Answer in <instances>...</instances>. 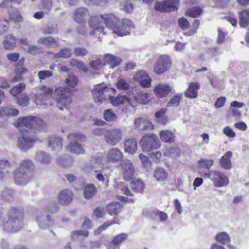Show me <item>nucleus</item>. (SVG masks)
<instances>
[{
	"label": "nucleus",
	"instance_id": "1",
	"mask_svg": "<svg viewBox=\"0 0 249 249\" xmlns=\"http://www.w3.org/2000/svg\"><path fill=\"white\" fill-rule=\"evenodd\" d=\"M105 20L106 26L112 30V33L119 36H123L129 34L130 31L134 28L132 22L127 19L120 21L113 14H104L102 16Z\"/></svg>",
	"mask_w": 249,
	"mask_h": 249
},
{
	"label": "nucleus",
	"instance_id": "2",
	"mask_svg": "<svg viewBox=\"0 0 249 249\" xmlns=\"http://www.w3.org/2000/svg\"><path fill=\"white\" fill-rule=\"evenodd\" d=\"M24 214L21 208H11L8 213V219L3 224V228L5 231L10 233L17 232L24 225Z\"/></svg>",
	"mask_w": 249,
	"mask_h": 249
},
{
	"label": "nucleus",
	"instance_id": "3",
	"mask_svg": "<svg viewBox=\"0 0 249 249\" xmlns=\"http://www.w3.org/2000/svg\"><path fill=\"white\" fill-rule=\"evenodd\" d=\"M17 127H25L30 129L29 134L33 130L40 132L46 127V124L41 119L31 116L20 117L16 122Z\"/></svg>",
	"mask_w": 249,
	"mask_h": 249
},
{
	"label": "nucleus",
	"instance_id": "4",
	"mask_svg": "<svg viewBox=\"0 0 249 249\" xmlns=\"http://www.w3.org/2000/svg\"><path fill=\"white\" fill-rule=\"evenodd\" d=\"M115 90L104 84H99L94 86L92 94L94 101L99 105L106 104L111 97Z\"/></svg>",
	"mask_w": 249,
	"mask_h": 249
},
{
	"label": "nucleus",
	"instance_id": "5",
	"mask_svg": "<svg viewBox=\"0 0 249 249\" xmlns=\"http://www.w3.org/2000/svg\"><path fill=\"white\" fill-rule=\"evenodd\" d=\"M140 146L142 151L149 152L153 150L159 148L161 142L157 136L153 133H147L143 136L139 142Z\"/></svg>",
	"mask_w": 249,
	"mask_h": 249
},
{
	"label": "nucleus",
	"instance_id": "6",
	"mask_svg": "<svg viewBox=\"0 0 249 249\" xmlns=\"http://www.w3.org/2000/svg\"><path fill=\"white\" fill-rule=\"evenodd\" d=\"M68 144L66 146V149L69 152L76 154H83L85 150L82 146L78 143V142H84L86 137L80 133L70 134L68 136Z\"/></svg>",
	"mask_w": 249,
	"mask_h": 249
},
{
	"label": "nucleus",
	"instance_id": "7",
	"mask_svg": "<svg viewBox=\"0 0 249 249\" xmlns=\"http://www.w3.org/2000/svg\"><path fill=\"white\" fill-rule=\"evenodd\" d=\"M55 98L57 107L60 110L67 108L72 102V97L70 89L58 88L55 90Z\"/></svg>",
	"mask_w": 249,
	"mask_h": 249
},
{
	"label": "nucleus",
	"instance_id": "8",
	"mask_svg": "<svg viewBox=\"0 0 249 249\" xmlns=\"http://www.w3.org/2000/svg\"><path fill=\"white\" fill-rule=\"evenodd\" d=\"M53 89L45 85L41 87L39 91L35 95V103L37 105H49L53 104L50 97L53 92Z\"/></svg>",
	"mask_w": 249,
	"mask_h": 249
},
{
	"label": "nucleus",
	"instance_id": "9",
	"mask_svg": "<svg viewBox=\"0 0 249 249\" xmlns=\"http://www.w3.org/2000/svg\"><path fill=\"white\" fill-rule=\"evenodd\" d=\"M91 16L88 20V25L90 28V34L92 35H100L105 33V20L102 18V16Z\"/></svg>",
	"mask_w": 249,
	"mask_h": 249
},
{
	"label": "nucleus",
	"instance_id": "10",
	"mask_svg": "<svg viewBox=\"0 0 249 249\" xmlns=\"http://www.w3.org/2000/svg\"><path fill=\"white\" fill-rule=\"evenodd\" d=\"M171 64L172 61L169 56L161 55L158 58L154 65V71L158 75L161 74L171 67Z\"/></svg>",
	"mask_w": 249,
	"mask_h": 249
},
{
	"label": "nucleus",
	"instance_id": "11",
	"mask_svg": "<svg viewBox=\"0 0 249 249\" xmlns=\"http://www.w3.org/2000/svg\"><path fill=\"white\" fill-rule=\"evenodd\" d=\"M35 220L39 227L43 230L47 229L54 224L53 219L46 211L37 213L35 217Z\"/></svg>",
	"mask_w": 249,
	"mask_h": 249
},
{
	"label": "nucleus",
	"instance_id": "12",
	"mask_svg": "<svg viewBox=\"0 0 249 249\" xmlns=\"http://www.w3.org/2000/svg\"><path fill=\"white\" fill-rule=\"evenodd\" d=\"M122 135V131L119 128L107 130L105 134V140L108 144L115 146L120 141Z\"/></svg>",
	"mask_w": 249,
	"mask_h": 249
},
{
	"label": "nucleus",
	"instance_id": "13",
	"mask_svg": "<svg viewBox=\"0 0 249 249\" xmlns=\"http://www.w3.org/2000/svg\"><path fill=\"white\" fill-rule=\"evenodd\" d=\"M179 5V0H168L158 3L155 6L156 10L163 12H171L177 10Z\"/></svg>",
	"mask_w": 249,
	"mask_h": 249
},
{
	"label": "nucleus",
	"instance_id": "14",
	"mask_svg": "<svg viewBox=\"0 0 249 249\" xmlns=\"http://www.w3.org/2000/svg\"><path fill=\"white\" fill-rule=\"evenodd\" d=\"M22 135V137L18 140V146L22 150L30 149L32 147L34 142L39 140V138L36 136L27 135L23 132Z\"/></svg>",
	"mask_w": 249,
	"mask_h": 249
},
{
	"label": "nucleus",
	"instance_id": "15",
	"mask_svg": "<svg viewBox=\"0 0 249 249\" xmlns=\"http://www.w3.org/2000/svg\"><path fill=\"white\" fill-rule=\"evenodd\" d=\"M123 178L125 180H129L132 178L135 173V169L131 162L128 160H123L120 164Z\"/></svg>",
	"mask_w": 249,
	"mask_h": 249
},
{
	"label": "nucleus",
	"instance_id": "16",
	"mask_svg": "<svg viewBox=\"0 0 249 249\" xmlns=\"http://www.w3.org/2000/svg\"><path fill=\"white\" fill-rule=\"evenodd\" d=\"M212 181L216 187L225 186L229 183L227 177L224 174L216 170H212Z\"/></svg>",
	"mask_w": 249,
	"mask_h": 249
},
{
	"label": "nucleus",
	"instance_id": "17",
	"mask_svg": "<svg viewBox=\"0 0 249 249\" xmlns=\"http://www.w3.org/2000/svg\"><path fill=\"white\" fill-rule=\"evenodd\" d=\"M15 183L18 185L26 184L31 176V174L26 171H22L20 169H16L13 172Z\"/></svg>",
	"mask_w": 249,
	"mask_h": 249
},
{
	"label": "nucleus",
	"instance_id": "18",
	"mask_svg": "<svg viewBox=\"0 0 249 249\" xmlns=\"http://www.w3.org/2000/svg\"><path fill=\"white\" fill-rule=\"evenodd\" d=\"M73 196L74 194L71 190L68 189H65L61 190L58 193L57 200L59 204L67 206L72 202Z\"/></svg>",
	"mask_w": 249,
	"mask_h": 249
},
{
	"label": "nucleus",
	"instance_id": "19",
	"mask_svg": "<svg viewBox=\"0 0 249 249\" xmlns=\"http://www.w3.org/2000/svg\"><path fill=\"white\" fill-rule=\"evenodd\" d=\"M123 158L122 152L117 148L113 147L107 150V160L109 163H116L122 162Z\"/></svg>",
	"mask_w": 249,
	"mask_h": 249
},
{
	"label": "nucleus",
	"instance_id": "20",
	"mask_svg": "<svg viewBox=\"0 0 249 249\" xmlns=\"http://www.w3.org/2000/svg\"><path fill=\"white\" fill-rule=\"evenodd\" d=\"M134 127L139 131H146L153 129L154 125L143 118H137L134 121Z\"/></svg>",
	"mask_w": 249,
	"mask_h": 249
},
{
	"label": "nucleus",
	"instance_id": "21",
	"mask_svg": "<svg viewBox=\"0 0 249 249\" xmlns=\"http://www.w3.org/2000/svg\"><path fill=\"white\" fill-rule=\"evenodd\" d=\"M89 12L85 7L77 8L73 12V19L78 23L85 22Z\"/></svg>",
	"mask_w": 249,
	"mask_h": 249
},
{
	"label": "nucleus",
	"instance_id": "22",
	"mask_svg": "<svg viewBox=\"0 0 249 249\" xmlns=\"http://www.w3.org/2000/svg\"><path fill=\"white\" fill-rule=\"evenodd\" d=\"M168 84H158L154 89V92L157 97L161 98L168 95L171 91Z\"/></svg>",
	"mask_w": 249,
	"mask_h": 249
},
{
	"label": "nucleus",
	"instance_id": "23",
	"mask_svg": "<svg viewBox=\"0 0 249 249\" xmlns=\"http://www.w3.org/2000/svg\"><path fill=\"white\" fill-rule=\"evenodd\" d=\"M48 144L52 151L59 150L63 146L62 138L56 135H52L48 138Z\"/></svg>",
	"mask_w": 249,
	"mask_h": 249
},
{
	"label": "nucleus",
	"instance_id": "24",
	"mask_svg": "<svg viewBox=\"0 0 249 249\" xmlns=\"http://www.w3.org/2000/svg\"><path fill=\"white\" fill-rule=\"evenodd\" d=\"M112 104L114 106H117L124 103H128L131 106L133 109L136 107V104L135 102L129 99L125 96H118L116 98H114L111 95L109 98Z\"/></svg>",
	"mask_w": 249,
	"mask_h": 249
},
{
	"label": "nucleus",
	"instance_id": "25",
	"mask_svg": "<svg viewBox=\"0 0 249 249\" xmlns=\"http://www.w3.org/2000/svg\"><path fill=\"white\" fill-rule=\"evenodd\" d=\"M199 87L200 85L197 82L190 83L188 89L184 92L185 96L191 99L196 98Z\"/></svg>",
	"mask_w": 249,
	"mask_h": 249
},
{
	"label": "nucleus",
	"instance_id": "26",
	"mask_svg": "<svg viewBox=\"0 0 249 249\" xmlns=\"http://www.w3.org/2000/svg\"><path fill=\"white\" fill-rule=\"evenodd\" d=\"M35 160L36 162L48 164L52 160V157L48 153L44 151H38L36 152L35 156Z\"/></svg>",
	"mask_w": 249,
	"mask_h": 249
},
{
	"label": "nucleus",
	"instance_id": "27",
	"mask_svg": "<svg viewBox=\"0 0 249 249\" xmlns=\"http://www.w3.org/2000/svg\"><path fill=\"white\" fill-rule=\"evenodd\" d=\"M14 165V162L6 159L0 160V180H1L4 175L8 173Z\"/></svg>",
	"mask_w": 249,
	"mask_h": 249
},
{
	"label": "nucleus",
	"instance_id": "28",
	"mask_svg": "<svg viewBox=\"0 0 249 249\" xmlns=\"http://www.w3.org/2000/svg\"><path fill=\"white\" fill-rule=\"evenodd\" d=\"M153 177L158 182H163L168 178V174L163 168L158 167L153 173Z\"/></svg>",
	"mask_w": 249,
	"mask_h": 249
},
{
	"label": "nucleus",
	"instance_id": "29",
	"mask_svg": "<svg viewBox=\"0 0 249 249\" xmlns=\"http://www.w3.org/2000/svg\"><path fill=\"white\" fill-rule=\"evenodd\" d=\"M8 13L10 19L15 23H18L23 21L22 16L17 9L11 7L8 9Z\"/></svg>",
	"mask_w": 249,
	"mask_h": 249
},
{
	"label": "nucleus",
	"instance_id": "30",
	"mask_svg": "<svg viewBox=\"0 0 249 249\" xmlns=\"http://www.w3.org/2000/svg\"><path fill=\"white\" fill-rule=\"evenodd\" d=\"M232 156V152L231 151H228L226 152L220 159V166L225 169H230L231 168V163L230 159Z\"/></svg>",
	"mask_w": 249,
	"mask_h": 249
},
{
	"label": "nucleus",
	"instance_id": "31",
	"mask_svg": "<svg viewBox=\"0 0 249 249\" xmlns=\"http://www.w3.org/2000/svg\"><path fill=\"white\" fill-rule=\"evenodd\" d=\"M97 192V188L94 185L92 184H88L84 189V197L86 199H89L96 195Z\"/></svg>",
	"mask_w": 249,
	"mask_h": 249
},
{
	"label": "nucleus",
	"instance_id": "32",
	"mask_svg": "<svg viewBox=\"0 0 249 249\" xmlns=\"http://www.w3.org/2000/svg\"><path fill=\"white\" fill-rule=\"evenodd\" d=\"M160 140L166 143H172L174 142L175 136L171 131L165 130L161 131L159 133Z\"/></svg>",
	"mask_w": 249,
	"mask_h": 249
},
{
	"label": "nucleus",
	"instance_id": "33",
	"mask_svg": "<svg viewBox=\"0 0 249 249\" xmlns=\"http://www.w3.org/2000/svg\"><path fill=\"white\" fill-rule=\"evenodd\" d=\"M34 168V165L31 160L29 159L22 160L20 163L19 167L17 169H20L22 171H26L31 174V171Z\"/></svg>",
	"mask_w": 249,
	"mask_h": 249
},
{
	"label": "nucleus",
	"instance_id": "34",
	"mask_svg": "<svg viewBox=\"0 0 249 249\" xmlns=\"http://www.w3.org/2000/svg\"><path fill=\"white\" fill-rule=\"evenodd\" d=\"M105 62L110 65V68H114L120 65L121 60L114 55L106 54L104 55Z\"/></svg>",
	"mask_w": 249,
	"mask_h": 249
},
{
	"label": "nucleus",
	"instance_id": "35",
	"mask_svg": "<svg viewBox=\"0 0 249 249\" xmlns=\"http://www.w3.org/2000/svg\"><path fill=\"white\" fill-rule=\"evenodd\" d=\"M137 149V145L133 139L127 140L124 143V150L126 152L133 154Z\"/></svg>",
	"mask_w": 249,
	"mask_h": 249
},
{
	"label": "nucleus",
	"instance_id": "36",
	"mask_svg": "<svg viewBox=\"0 0 249 249\" xmlns=\"http://www.w3.org/2000/svg\"><path fill=\"white\" fill-rule=\"evenodd\" d=\"M56 162L60 166L68 167L73 164V160L71 157L65 155L58 157L56 159Z\"/></svg>",
	"mask_w": 249,
	"mask_h": 249
},
{
	"label": "nucleus",
	"instance_id": "37",
	"mask_svg": "<svg viewBox=\"0 0 249 249\" xmlns=\"http://www.w3.org/2000/svg\"><path fill=\"white\" fill-rule=\"evenodd\" d=\"M122 206L118 202H112L108 204L107 211L110 215H117L122 210Z\"/></svg>",
	"mask_w": 249,
	"mask_h": 249
},
{
	"label": "nucleus",
	"instance_id": "38",
	"mask_svg": "<svg viewBox=\"0 0 249 249\" xmlns=\"http://www.w3.org/2000/svg\"><path fill=\"white\" fill-rule=\"evenodd\" d=\"M167 111L166 108H162L156 112L155 114V117L158 123L162 124H166L168 122V118L165 115Z\"/></svg>",
	"mask_w": 249,
	"mask_h": 249
},
{
	"label": "nucleus",
	"instance_id": "39",
	"mask_svg": "<svg viewBox=\"0 0 249 249\" xmlns=\"http://www.w3.org/2000/svg\"><path fill=\"white\" fill-rule=\"evenodd\" d=\"M16 41L15 37L13 35L9 34L7 35L3 42L4 48L6 49H13L16 45Z\"/></svg>",
	"mask_w": 249,
	"mask_h": 249
},
{
	"label": "nucleus",
	"instance_id": "40",
	"mask_svg": "<svg viewBox=\"0 0 249 249\" xmlns=\"http://www.w3.org/2000/svg\"><path fill=\"white\" fill-rule=\"evenodd\" d=\"M14 192L11 189L5 188L0 193V198L4 201H11L13 200Z\"/></svg>",
	"mask_w": 249,
	"mask_h": 249
},
{
	"label": "nucleus",
	"instance_id": "41",
	"mask_svg": "<svg viewBox=\"0 0 249 249\" xmlns=\"http://www.w3.org/2000/svg\"><path fill=\"white\" fill-rule=\"evenodd\" d=\"M240 25L246 27L249 24V12L245 10L240 12L239 15Z\"/></svg>",
	"mask_w": 249,
	"mask_h": 249
},
{
	"label": "nucleus",
	"instance_id": "42",
	"mask_svg": "<svg viewBox=\"0 0 249 249\" xmlns=\"http://www.w3.org/2000/svg\"><path fill=\"white\" fill-rule=\"evenodd\" d=\"M163 152L165 156L175 157L179 155L180 150L177 147L166 146L164 147Z\"/></svg>",
	"mask_w": 249,
	"mask_h": 249
},
{
	"label": "nucleus",
	"instance_id": "43",
	"mask_svg": "<svg viewBox=\"0 0 249 249\" xmlns=\"http://www.w3.org/2000/svg\"><path fill=\"white\" fill-rule=\"evenodd\" d=\"M70 64L72 67H75L79 70L86 73L88 72V69L84 62L81 60L73 59L70 60Z\"/></svg>",
	"mask_w": 249,
	"mask_h": 249
},
{
	"label": "nucleus",
	"instance_id": "44",
	"mask_svg": "<svg viewBox=\"0 0 249 249\" xmlns=\"http://www.w3.org/2000/svg\"><path fill=\"white\" fill-rule=\"evenodd\" d=\"M135 102L137 104V102L140 104H146L149 101V95L147 93L141 92L138 94L137 96H135Z\"/></svg>",
	"mask_w": 249,
	"mask_h": 249
},
{
	"label": "nucleus",
	"instance_id": "45",
	"mask_svg": "<svg viewBox=\"0 0 249 249\" xmlns=\"http://www.w3.org/2000/svg\"><path fill=\"white\" fill-rule=\"evenodd\" d=\"M25 85L23 83H20L14 86L10 90L12 95L16 97L25 89Z\"/></svg>",
	"mask_w": 249,
	"mask_h": 249
},
{
	"label": "nucleus",
	"instance_id": "46",
	"mask_svg": "<svg viewBox=\"0 0 249 249\" xmlns=\"http://www.w3.org/2000/svg\"><path fill=\"white\" fill-rule=\"evenodd\" d=\"M182 99V94H178L173 96L167 104L168 107H176L179 105L180 102Z\"/></svg>",
	"mask_w": 249,
	"mask_h": 249
},
{
	"label": "nucleus",
	"instance_id": "47",
	"mask_svg": "<svg viewBox=\"0 0 249 249\" xmlns=\"http://www.w3.org/2000/svg\"><path fill=\"white\" fill-rule=\"evenodd\" d=\"M145 184L140 179H137L131 183V188L137 192H142L143 191L145 188Z\"/></svg>",
	"mask_w": 249,
	"mask_h": 249
},
{
	"label": "nucleus",
	"instance_id": "48",
	"mask_svg": "<svg viewBox=\"0 0 249 249\" xmlns=\"http://www.w3.org/2000/svg\"><path fill=\"white\" fill-rule=\"evenodd\" d=\"M139 158L141 160L143 167L147 171H149L151 169L152 162L148 157L146 156L143 154L141 153L139 155Z\"/></svg>",
	"mask_w": 249,
	"mask_h": 249
},
{
	"label": "nucleus",
	"instance_id": "49",
	"mask_svg": "<svg viewBox=\"0 0 249 249\" xmlns=\"http://www.w3.org/2000/svg\"><path fill=\"white\" fill-rule=\"evenodd\" d=\"M116 190L118 193H122L127 196H132L128 188L122 182L116 183Z\"/></svg>",
	"mask_w": 249,
	"mask_h": 249
},
{
	"label": "nucleus",
	"instance_id": "50",
	"mask_svg": "<svg viewBox=\"0 0 249 249\" xmlns=\"http://www.w3.org/2000/svg\"><path fill=\"white\" fill-rule=\"evenodd\" d=\"M215 240L222 244H225L228 243L230 240V237L228 234L225 232H222L218 233L215 236Z\"/></svg>",
	"mask_w": 249,
	"mask_h": 249
},
{
	"label": "nucleus",
	"instance_id": "51",
	"mask_svg": "<svg viewBox=\"0 0 249 249\" xmlns=\"http://www.w3.org/2000/svg\"><path fill=\"white\" fill-rule=\"evenodd\" d=\"M127 238L128 235L127 234L121 233L114 236L112 242L114 245H120L123 241L126 240Z\"/></svg>",
	"mask_w": 249,
	"mask_h": 249
},
{
	"label": "nucleus",
	"instance_id": "52",
	"mask_svg": "<svg viewBox=\"0 0 249 249\" xmlns=\"http://www.w3.org/2000/svg\"><path fill=\"white\" fill-rule=\"evenodd\" d=\"M71 56V51L67 48L62 49L59 52L55 54V58H67Z\"/></svg>",
	"mask_w": 249,
	"mask_h": 249
},
{
	"label": "nucleus",
	"instance_id": "53",
	"mask_svg": "<svg viewBox=\"0 0 249 249\" xmlns=\"http://www.w3.org/2000/svg\"><path fill=\"white\" fill-rule=\"evenodd\" d=\"M198 163L201 167L209 169L214 164V161L212 159L202 158L199 160Z\"/></svg>",
	"mask_w": 249,
	"mask_h": 249
},
{
	"label": "nucleus",
	"instance_id": "54",
	"mask_svg": "<svg viewBox=\"0 0 249 249\" xmlns=\"http://www.w3.org/2000/svg\"><path fill=\"white\" fill-rule=\"evenodd\" d=\"M91 162L98 165H104L106 163H109L107 160V156L105 157L102 154H100L97 156L93 157L91 160Z\"/></svg>",
	"mask_w": 249,
	"mask_h": 249
},
{
	"label": "nucleus",
	"instance_id": "55",
	"mask_svg": "<svg viewBox=\"0 0 249 249\" xmlns=\"http://www.w3.org/2000/svg\"><path fill=\"white\" fill-rule=\"evenodd\" d=\"M88 5L103 6L110 1V0H84Z\"/></svg>",
	"mask_w": 249,
	"mask_h": 249
},
{
	"label": "nucleus",
	"instance_id": "56",
	"mask_svg": "<svg viewBox=\"0 0 249 249\" xmlns=\"http://www.w3.org/2000/svg\"><path fill=\"white\" fill-rule=\"evenodd\" d=\"M4 116H14L19 114V111L12 107L7 106L3 107Z\"/></svg>",
	"mask_w": 249,
	"mask_h": 249
},
{
	"label": "nucleus",
	"instance_id": "57",
	"mask_svg": "<svg viewBox=\"0 0 249 249\" xmlns=\"http://www.w3.org/2000/svg\"><path fill=\"white\" fill-rule=\"evenodd\" d=\"M120 8L127 13H131L133 8L132 3L128 0H124L120 4Z\"/></svg>",
	"mask_w": 249,
	"mask_h": 249
},
{
	"label": "nucleus",
	"instance_id": "58",
	"mask_svg": "<svg viewBox=\"0 0 249 249\" xmlns=\"http://www.w3.org/2000/svg\"><path fill=\"white\" fill-rule=\"evenodd\" d=\"M104 118L106 121L110 122L116 120L117 116L115 113H113L111 110L107 109L104 112Z\"/></svg>",
	"mask_w": 249,
	"mask_h": 249
},
{
	"label": "nucleus",
	"instance_id": "59",
	"mask_svg": "<svg viewBox=\"0 0 249 249\" xmlns=\"http://www.w3.org/2000/svg\"><path fill=\"white\" fill-rule=\"evenodd\" d=\"M118 89L122 90H128L130 88L129 84L124 79H120L116 83Z\"/></svg>",
	"mask_w": 249,
	"mask_h": 249
},
{
	"label": "nucleus",
	"instance_id": "60",
	"mask_svg": "<svg viewBox=\"0 0 249 249\" xmlns=\"http://www.w3.org/2000/svg\"><path fill=\"white\" fill-rule=\"evenodd\" d=\"M17 103L22 107L27 106L29 104L28 96L25 94H21L17 99Z\"/></svg>",
	"mask_w": 249,
	"mask_h": 249
},
{
	"label": "nucleus",
	"instance_id": "61",
	"mask_svg": "<svg viewBox=\"0 0 249 249\" xmlns=\"http://www.w3.org/2000/svg\"><path fill=\"white\" fill-rule=\"evenodd\" d=\"M53 73L49 70H42L38 72L37 76L40 79V81L42 80H46L52 77Z\"/></svg>",
	"mask_w": 249,
	"mask_h": 249
},
{
	"label": "nucleus",
	"instance_id": "62",
	"mask_svg": "<svg viewBox=\"0 0 249 249\" xmlns=\"http://www.w3.org/2000/svg\"><path fill=\"white\" fill-rule=\"evenodd\" d=\"M27 71V70L24 67H17L15 69V73L17 75L14 77L12 81L14 82L18 81L20 79V75L26 73Z\"/></svg>",
	"mask_w": 249,
	"mask_h": 249
},
{
	"label": "nucleus",
	"instance_id": "63",
	"mask_svg": "<svg viewBox=\"0 0 249 249\" xmlns=\"http://www.w3.org/2000/svg\"><path fill=\"white\" fill-rule=\"evenodd\" d=\"M202 12V10L200 7H193L186 11V15L194 18L200 15Z\"/></svg>",
	"mask_w": 249,
	"mask_h": 249
},
{
	"label": "nucleus",
	"instance_id": "64",
	"mask_svg": "<svg viewBox=\"0 0 249 249\" xmlns=\"http://www.w3.org/2000/svg\"><path fill=\"white\" fill-rule=\"evenodd\" d=\"M67 84L71 87H75L78 83V78L75 75H70L66 80Z\"/></svg>",
	"mask_w": 249,
	"mask_h": 249
}]
</instances>
